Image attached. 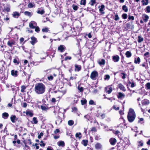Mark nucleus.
I'll use <instances>...</instances> for the list:
<instances>
[{
  "label": "nucleus",
  "instance_id": "1",
  "mask_svg": "<svg viewBox=\"0 0 150 150\" xmlns=\"http://www.w3.org/2000/svg\"><path fill=\"white\" fill-rule=\"evenodd\" d=\"M45 90L46 86L43 83H38L35 84L34 91L37 94H42L45 92Z\"/></svg>",
  "mask_w": 150,
  "mask_h": 150
},
{
  "label": "nucleus",
  "instance_id": "2",
  "mask_svg": "<svg viewBox=\"0 0 150 150\" xmlns=\"http://www.w3.org/2000/svg\"><path fill=\"white\" fill-rule=\"evenodd\" d=\"M136 114L134 110L129 109L127 115V118L128 121L130 123L134 121L136 117Z\"/></svg>",
  "mask_w": 150,
  "mask_h": 150
},
{
  "label": "nucleus",
  "instance_id": "3",
  "mask_svg": "<svg viewBox=\"0 0 150 150\" xmlns=\"http://www.w3.org/2000/svg\"><path fill=\"white\" fill-rule=\"evenodd\" d=\"M64 116V115L63 113H59L57 117V120H56V124H60L63 120Z\"/></svg>",
  "mask_w": 150,
  "mask_h": 150
},
{
  "label": "nucleus",
  "instance_id": "4",
  "mask_svg": "<svg viewBox=\"0 0 150 150\" xmlns=\"http://www.w3.org/2000/svg\"><path fill=\"white\" fill-rule=\"evenodd\" d=\"M98 75V72L96 71H94L92 72L91 75V78L93 80H96Z\"/></svg>",
  "mask_w": 150,
  "mask_h": 150
},
{
  "label": "nucleus",
  "instance_id": "5",
  "mask_svg": "<svg viewBox=\"0 0 150 150\" xmlns=\"http://www.w3.org/2000/svg\"><path fill=\"white\" fill-rule=\"evenodd\" d=\"M112 84L108 86L107 87L104 88L105 92L107 93L108 94L111 93L113 89L112 87Z\"/></svg>",
  "mask_w": 150,
  "mask_h": 150
},
{
  "label": "nucleus",
  "instance_id": "6",
  "mask_svg": "<svg viewBox=\"0 0 150 150\" xmlns=\"http://www.w3.org/2000/svg\"><path fill=\"white\" fill-rule=\"evenodd\" d=\"M109 142L111 145L114 146L116 143L117 140L115 138L112 137L109 139Z\"/></svg>",
  "mask_w": 150,
  "mask_h": 150
},
{
  "label": "nucleus",
  "instance_id": "7",
  "mask_svg": "<svg viewBox=\"0 0 150 150\" xmlns=\"http://www.w3.org/2000/svg\"><path fill=\"white\" fill-rule=\"evenodd\" d=\"M36 25V23L33 21H31L29 23V26L31 29H34Z\"/></svg>",
  "mask_w": 150,
  "mask_h": 150
},
{
  "label": "nucleus",
  "instance_id": "8",
  "mask_svg": "<svg viewBox=\"0 0 150 150\" xmlns=\"http://www.w3.org/2000/svg\"><path fill=\"white\" fill-rule=\"evenodd\" d=\"M142 106L147 105L150 103L149 101L147 99H145L142 101Z\"/></svg>",
  "mask_w": 150,
  "mask_h": 150
},
{
  "label": "nucleus",
  "instance_id": "9",
  "mask_svg": "<svg viewBox=\"0 0 150 150\" xmlns=\"http://www.w3.org/2000/svg\"><path fill=\"white\" fill-rule=\"evenodd\" d=\"M142 17L144 21L145 22H147L149 18V16L145 14H143Z\"/></svg>",
  "mask_w": 150,
  "mask_h": 150
},
{
  "label": "nucleus",
  "instance_id": "10",
  "mask_svg": "<svg viewBox=\"0 0 150 150\" xmlns=\"http://www.w3.org/2000/svg\"><path fill=\"white\" fill-rule=\"evenodd\" d=\"M7 45L10 47H12L13 45H15V42L13 40H9L7 42Z\"/></svg>",
  "mask_w": 150,
  "mask_h": 150
},
{
  "label": "nucleus",
  "instance_id": "11",
  "mask_svg": "<svg viewBox=\"0 0 150 150\" xmlns=\"http://www.w3.org/2000/svg\"><path fill=\"white\" fill-rule=\"evenodd\" d=\"M117 150H123L125 148L124 146L120 143H118L117 145Z\"/></svg>",
  "mask_w": 150,
  "mask_h": 150
},
{
  "label": "nucleus",
  "instance_id": "12",
  "mask_svg": "<svg viewBox=\"0 0 150 150\" xmlns=\"http://www.w3.org/2000/svg\"><path fill=\"white\" fill-rule=\"evenodd\" d=\"M66 47L64 45H60L58 47V50L59 51L61 52H64L65 50Z\"/></svg>",
  "mask_w": 150,
  "mask_h": 150
},
{
  "label": "nucleus",
  "instance_id": "13",
  "mask_svg": "<svg viewBox=\"0 0 150 150\" xmlns=\"http://www.w3.org/2000/svg\"><path fill=\"white\" fill-rule=\"evenodd\" d=\"M120 59V57L118 55H116L113 56L112 57V61L115 62H118Z\"/></svg>",
  "mask_w": 150,
  "mask_h": 150
},
{
  "label": "nucleus",
  "instance_id": "14",
  "mask_svg": "<svg viewBox=\"0 0 150 150\" xmlns=\"http://www.w3.org/2000/svg\"><path fill=\"white\" fill-rule=\"evenodd\" d=\"M31 41L30 42L32 45H34L37 42L36 38L34 36L31 37Z\"/></svg>",
  "mask_w": 150,
  "mask_h": 150
},
{
  "label": "nucleus",
  "instance_id": "15",
  "mask_svg": "<svg viewBox=\"0 0 150 150\" xmlns=\"http://www.w3.org/2000/svg\"><path fill=\"white\" fill-rule=\"evenodd\" d=\"M95 147L97 150L101 149L102 145L100 143L98 142L95 144Z\"/></svg>",
  "mask_w": 150,
  "mask_h": 150
},
{
  "label": "nucleus",
  "instance_id": "16",
  "mask_svg": "<svg viewBox=\"0 0 150 150\" xmlns=\"http://www.w3.org/2000/svg\"><path fill=\"white\" fill-rule=\"evenodd\" d=\"M13 62L15 65H18L20 63V61L18 57H16L13 60Z\"/></svg>",
  "mask_w": 150,
  "mask_h": 150
},
{
  "label": "nucleus",
  "instance_id": "17",
  "mask_svg": "<svg viewBox=\"0 0 150 150\" xmlns=\"http://www.w3.org/2000/svg\"><path fill=\"white\" fill-rule=\"evenodd\" d=\"M81 65L75 64L74 70L76 71H79L81 69Z\"/></svg>",
  "mask_w": 150,
  "mask_h": 150
},
{
  "label": "nucleus",
  "instance_id": "18",
  "mask_svg": "<svg viewBox=\"0 0 150 150\" xmlns=\"http://www.w3.org/2000/svg\"><path fill=\"white\" fill-rule=\"evenodd\" d=\"M13 16L15 18H18L20 16L19 13L17 11L13 12L12 14Z\"/></svg>",
  "mask_w": 150,
  "mask_h": 150
},
{
  "label": "nucleus",
  "instance_id": "19",
  "mask_svg": "<svg viewBox=\"0 0 150 150\" xmlns=\"http://www.w3.org/2000/svg\"><path fill=\"white\" fill-rule=\"evenodd\" d=\"M117 86L119 88L124 92H125L126 91V89L125 87L122 83H119L118 84Z\"/></svg>",
  "mask_w": 150,
  "mask_h": 150
},
{
  "label": "nucleus",
  "instance_id": "20",
  "mask_svg": "<svg viewBox=\"0 0 150 150\" xmlns=\"http://www.w3.org/2000/svg\"><path fill=\"white\" fill-rule=\"evenodd\" d=\"M113 133H114L115 135H117L118 137L121 139V134L120 132L117 130L116 131L114 130L113 131Z\"/></svg>",
  "mask_w": 150,
  "mask_h": 150
},
{
  "label": "nucleus",
  "instance_id": "21",
  "mask_svg": "<svg viewBox=\"0 0 150 150\" xmlns=\"http://www.w3.org/2000/svg\"><path fill=\"white\" fill-rule=\"evenodd\" d=\"M18 71L17 70H12L11 71V74L12 76L17 77L18 76Z\"/></svg>",
  "mask_w": 150,
  "mask_h": 150
},
{
  "label": "nucleus",
  "instance_id": "22",
  "mask_svg": "<svg viewBox=\"0 0 150 150\" xmlns=\"http://www.w3.org/2000/svg\"><path fill=\"white\" fill-rule=\"evenodd\" d=\"M117 98L118 99L124 98L125 97V95L121 92H119L118 94L117 95Z\"/></svg>",
  "mask_w": 150,
  "mask_h": 150
},
{
  "label": "nucleus",
  "instance_id": "23",
  "mask_svg": "<svg viewBox=\"0 0 150 150\" xmlns=\"http://www.w3.org/2000/svg\"><path fill=\"white\" fill-rule=\"evenodd\" d=\"M44 105H45V106L42 105L40 106L41 108L43 110L46 111L49 110L50 108L51 107H48V106H46L45 104Z\"/></svg>",
  "mask_w": 150,
  "mask_h": 150
},
{
  "label": "nucleus",
  "instance_id": "24",
  "mask_svg": "<svg viewBox=\"0 0 150 150\" xmlns=\"http://www.w3.org/2000/svg\"><path fill=\"white\" fill-rule=\"evenodd\" d=\"M98 63L99 65H104L105 64V61L104 59H101L98 60Z\"/></svg>",
  "mask_w": 150,
  "mask_h": 150
},
{
  "label": "nucleus",
  "instance_id": "25",
  "mask_svg": "<svg viewBox=\"0 0 150 150\" xmlns=\"http://www.w3.org/2000/svg\"><path fill=\"white\" fill-rule=\"evenodd\" d=\"M105 6L104 5L102 4L100 6V8L99 9V10L102 14H104L105 12L103 11L105 10Z\"/></svg>",
  "mask_w": 150,
  "mask_h": 150
},
{
  "label": "nucleus",
  "instance_id": "26",
  "mask_svg": "<svg viewBox=\"0 0 150 150\" xmlns=\"http://www.w3.org/2000/svg\"><path fill=\"white\" fill-rule=\"evenodd\" d=\"M132 25L130 23H128L126 24V28L127 30L132 29Z\"/></svg>",
  "mask_w": 150,
  "mask_h": 150
},
{
  "label": "nucleus",
  "instance_id": "27",
  "mask_svg": "<svg viewBox=\"0 0 150 150\" xmlns=\"http://www.w3.org/2000/svg\"><path fill=\"white\" fill-rule=\"evenodd\" d=\"M2 117L4 119H7L9 116V115L8 113L6 112H4L2 114Z\"/></svg>",
  "mask_w": 150,
  "mask_h": 150
},
{
  "label": "nucleus",
  "instance_id": "28",
  "mask_svg": "<svg viewBox=\"0 0 150 150\" xmlns=\"http://www.w3.org/2000/svg\"><path fill=\"white\" fill-rule=\"evenodd\" d=\"M57 144L59 146L64 147L65 146L64 142L62 141H60L57 142Z\"/></svg>",
  "mask_w": 150,
  "mask_h": 150
},
{
  "label": "nucleus",
  "instance_id": "29",
  "mask_svg": "<svg viewBox=\"0 0 150 150\" xmlns=\"http://www.w3.org/2000/svg\"><path fill=\"white\" fill-rule=\"evenodd\" d=\"M42 31L43 33H50V30H49V28L46 27H45V28H42Z\"/></svg>",
  "mask_w": 150,
  "mask_h": 150
},
{
  "label": "nucleus",
  "instance_id": "30",
  "mask_svg": "<svg viewBox=\"0 0 150 150\" xmlns=\"http://www.w3.org/2000/svg\"><path fill=\"white\" fill-rule=\"evenodd\" d=\"M88 142V140L83 139L82 140L81 143L84 146H86L87 145Z\"/></svg>",
  "mask_w": 150,
  "mask_h": 150
},
{
  "label": "nucleus",
  "instance_id": "31",
  "mask_svg": "<svg viewBox=\"0 0 150 150\" xmlns=\"http://www.w3.org/2000/svg\"><path fill=\"white\" fill-rule=\"evenodd\" d=\"M140 59L139 57H137V58H135L134 60V63L135 64H139L140 62Z\"/></svg>",
  "mask_w": 150,
  "mask_h": 150
},
{
  "label": "nucleus",
  "instance_id": "32",
  "mask_svg": "<svg viewBox=\"0 0 150 150\" xmlns=\"http://www.w3.org/2000/svg\"><path fill=\"white\" fill-rule=\"evenodd\" d=\"M25 113L27 115L29 116L30 117H33V113L30 111H26Z\"/></svg>",
  "mask_w": 150,
  "mask_h": 150
},
{
  "label": "nucleus",
  "instance_id": "33",
  "mask_svg": "<svg viewBox=\"0 0 150 150\" xmlns=\"http://www.w3.org/2000/svg\"><path fill=\"white\" fill-rule=\"evenodd\" d=\"M16 117L15 115H12L10 117V119L12 122L15 123V120Z\"/></svg>",
  "mask_w": 150,
  "mask_h": 150
},
{
  "label": "nucleus",
  "instance_id": "34",
  "mask_svg": "<svg viewBox=\"0 0 150 150\" xmlns=\"http://www.w3.org/2000/svg\"><path fill=\"white\" fill-rule=\"evenodd\" d=\"M96 3V0H91L88 3L91 6H93Z\"/></svg>",
  "mask_w": 150,
  "mask_h": 150
},
{
  "label": "nucleus",
  "instance_id": "35",
  "mask_svg": "<svg viewBox=\"0 0 150 150\" xmlns=\"http://www.w3.org/2000/svg\"><path fill=\"white\" fill-rule=\"evenodd\" d=\"M38 122L37 118L36 117H33V121H31V122L33 124H37Z\"/></svg>",
  "mask_w": 150,
  "mask_h": 150
},
{
  "label": "nucleus",
  "instance_id": "36",
  "mask_svg": "<svg viewBox=\"0 0 150 150\" xmlns=\"http://www.w3.org/2000/svg\"><path fill=\"white\" fill-rule=\"evenodd\" d=\"M3 11L4 12L6 11L9 12L10 11V8L9 6L7 7H4Z\"/></svg>",
  "mask_w": 150,
  "mask_h": 150
},
{
  "label": "nucleus",
  "instance_id": "37",
  "mask_svg": "<svg viewBox=\"0 0 150 150\" xmlns=\"http://www.w3.org/2000/svg\"><path fill=\"white\" fill-rule=\"evenodd\" d=\"M125 55L127 58H129L132 56V53L129 51H127L125 53Z\"/></svg>",
  "mask_w": 150,
  "mask_h": 150
},
{
  "label": "nucleus",
  "instance_id": "38",
  "mask_svg": "<svg viewBox=\"0 0 150 150\" xmlns=\"http://www.w3.org/2000/svg\"><path fill=\"white\" fill-rule=\"evenodd\" d=\"M39 9V8H38V9L37 12L38 14L42 15L45 13V11L44 9H42L40 10Z\"/></svg>",
  "mask_w": 150,
  "mask_h": 150
},
{
  "label": "nucleus",
  "instance_id": "39",
  "mask_svg": "<svg viewBox=\"0 0 150 150\" xmlns=\"http://www.w3.org/2000/svg\"><path fill=\"white\" fill-rule=\"evenodd\" d=\"M24 14L25 15L28 16L30 17H31L32 15V13L29 11H25L24 12Z\"/></svg>",
  "mask_w": 150,
  "mask_h": 150
},
{
  "label": "nucleus",
  "instance_id": "40",
  "mask_svg": "<svg viewBox=\"0 0 150 150\" xmlns=\"http://www.w3.org/2000/svg\"><path fill=\"white\" fill-rule=\"evenodd\" d=\"M137 41L139 43H141L143 41L144 39L141 35H139Z\"/></svg>",
  "mask_w": 150,
  "mask_h": 150
},
{
  "label": "nucleus",
  "instance_id": "41",
  "mask_svg": "<svg viewBox=\"0 0 150 150\" xmlns=\"http://www.w3.org/2000/svg\"><path fill=\"white\" fill-rule=\"evenodd\" d=\"M149 0H142L141 2L142 3V5H147L148 4Z\"/></svg>",
  "mask_w": 150,
  "mask_h": 150
},
{
  "label": "nucleus",
  "instance_id": "42",
  "mask_svg": "<svg viewBox=\"0 0 150 150\" xmlns=\"http://www.w3.org/2000/svg\"><path fill=\"white\" fill-rule=\"evenodd\" d=\"M38 144L37 143H33L32 144V146L33 147H34L33 148L34 149L35 148V149H38L39 148V146L38 145Z\"/></svg>",
  "mask_w": 150,
  "mask_h": 150
},
{
  "label": "nucleus",
  "instance_id": "43",
  "mask_svg": "<svg viewBox=\"0 0 150 150\" xmlns=\"http://www.w3.org/2000/svg\"><path fill=\"white\" fill-rule=\"evenodd\" d=\"M72 7L73 9L75 11L77 10L79 8V7L77 6L74 4H72Z\"/></svg>",
  "mask_w": 150,
  "mask_h": 150
},
{
  "label": "nucleus",
  "instance_id": "44",
  "mask_svg": "<svg viewBox=\"0 0 150 150\" xmlns=\"http://www.w3.org/2000/svg\"><path fill=\"white\" fill-rule=\"evenodd\" d=\"M21 92L22 93H24L25 92V90L26 89V86L24 85H22L21 86Z\"/></svg>",
  "mask_w": 150,
  "mask_h": 150
},
{
  "label": "nucleus",
  "instance_id": "45",
  "mask_svg": "<svg viewBox=\"0 0 150 150\" xmlns=\"http://www.w3.org/2000/svg\"><path fill=\"white\" fill-rule=\"evenodd\" d=\"M74 121L72 120H70L68 121V124L69 126H72L74 125Z\"/></svg>",
  "mask_w": 150,
  "mask_h": 150
},
{
  "label": "nucleus",
  "instance_id": "46",
  "mask_svg": "<svg viewBox=\"0 0 150 150\" xmlns=\"http://www.w3.org/2000/svg\"><path fill=\"white\" fill-rule=\"evenodd\" d=\"M28 8H32L33 7H35V5L34 3L32 4L31 3H29L28 5Z\"/></svg>",
  "mask_w": 150,
  "mask_h": 150
},
{
  "label": "nucleus",
  "instance_id": "47",
  "mask_svg": "<svg viewBox=\"0 0 150 150\" xmlns=\"http://www.w3.org/2000/svg\"><path fill=\"white\" fill-rule=\"evenodd\" d=\"M81 105H83L86 104L87 101L85 99L83 100H81Z\"/></svg>",
  "mask_w": 150,
  "mask_h": 150
},
{
  "label": "nucleus",
  "instance_id": "48",
  "mask_svg": "<svg viewBox=\"0 0 150 150\" xmlns=\"http://www.w3.org/2000/svg\"><path fill=\"white\" fill-rule=\"evenodd\" d=\"M86 4V0H81L80 4L81 5L85 6Z\"/></svg>",
  "mask_w": 150,
  "mask_h": 150
},
{
  "label": "nucleus",
  "instance_id": "49",
  "mask_svg": "<svg viewBox=\"0 0 150 150\" xmlns=\"http://www.w3.org/2000/svg\"><path fill=\"white\" fill-rule=\"evenodd\" d=\"M122 9L125 12H127L128 11V8L127 6L125 5H123L122 6Z\"/></svg>",
  "mask_w": 150,
  "mask_h": 150
},
{
  "label": "nucleus",
  "instance_id": "50",
  "mask_svg": "<svg viewBox=\"0 0 150 150\" xmlns=\"http://www.w3.org/2000/svg\"><path fill=\"white\" fill-rule=\"evenodd\" d=\"M120 19L117 13L115 15V17L113 18V19L115 21H118Z\"/></svg>",
  "mask_w": 150,
  "mask_h": 150
},
{
  "label": "nucleus",
  "instance_id": "51",
  "mask_svg": "<svg viewBox=\"0 0 150 150\" xmlns=\"http://www.w3.org/2000/svg\"><path fill=\"white\" fill-rule=\"evenodd\" d=\"M144 119L143 118H139V120L138 121V123H140L141 124H143L144 123Z\"/></svg>",
  "mask_w": 150,
  "mask_h": 150
},
{
  "label": "nucleus",
  "instance_id": "52",
  "mask_svg": "<svg viewBox=\"0 0 150 150\" xmlns=\"http://www.w3.org/2000/svg\"><path fill=\"white\" fill-rule=\"evenodd\" d=\"M110 76L108 74H106L104 76V79L105 80H108L110 79Z\"/></svg>",
  "mask_w": 150,
  "mask_h": 150
},
{
  "label": "nucleus",
  "instance_id": "53",
  "mask_svg": "<svg viewBox=\"0 0 150 150\" xmlns=\"http://www.w3.org/2000/svg\"><path fill=\"white\" fill-rule=\"evenodd\" d=\"M78 89L80 92H83V89L82 87L80 86H79L78 87Z\"/></svg>",
  "mask_w": 150,
  "mask_h": 150
},
{
  "label": "nucleus",
  "instance_id": "54",
  "mask_svg": "<svg viewBox=\"0 0 150 150\" xmlns=\"http://www.w3.org/2000/svg\"><path fill=\"white\" fill-rule=\"evenodd\" d=\"M122 18L124 19H126L127 17V15L126 13H123L122 15Z\"/></svg>",
  "mask_w": 150,
  "mask_h": 150
},
{
  "label": "nucleus",
  "instance_id": "55",
  "mask_svg": "<svg viewBox=\"0 0 150 150\" xmlns=\"http://www.w3.org/2000/svg\"><path fill=\"white\" fill-rule=\"evenodd\" d=\"M145 87L148 89H150V83H147L145 85Z\"/></svg>",
  "mask_w": 150,
  "mask_h": 150
},
{
  "label": "nucleus",
  "instance_id": "56",
  "mask_svg": "<svg viewBox=\"0 0 150 150\" xmlns=\"http://www.w3.org/2000/svg\"><path fill=\"white\" fill-rule=\"evenodd\" d=\"M121 76H122V78L123 79H125L126 78V74L125 73L122 72L121 73Z\"/></svg>",
  "mask_w": 150,
  "mask_h": 150
},
{
  "label": "nucleus",
  "instance_id": "57",
  "mask_svg": "<svg viewBox=\"0 0 150 150\" xmlns=\"http://www.w3.org/2000/svg\"><path fill=\"white\" fill-rule=\"evenodd\" d=\"M146 11L147 13H150V6H148L146 7Z\"/></svg>",
  "mask_w": 150,
  "mask_h": 150
},
{
  "label": "nucleus",
  "instance_id": "58",
  "mask_svg": "<svg viewBox=\"0 0 150 150\" xmlns=\"http://www.w3.org/2000/svg\"><path fill=\"white\" fill-rule=\"evenodd\" d=\"M104 98L105 99H107L110 100L111 102H112V100H115V98L113 97H110V98H107V97H104Z\"/></svg>",
  "mask_w": 150,
  "mask_h": 150
},
{
  "label": "nucleus",
  "instance_id": "59",
  "mask_svg": "<svg viewBox=\"0 0 150 150\" xmlns=\"http://www.w3.org/2000/svg\"><path fill=\"white\" fill-rule=\"evenodd\" d=\"M35 31L37 32V33H39L40 31V29L39 27L37 26L35 27Z\"/></svg>",
  "mask_w": 150,
  "mask_h": 150
},
{
  "label": "nucleus",
  "instance_id": "60",
  "mask_svg": "<svg viewBox=\"0 0 150 150\" xmlns=\"http://www.w3.org/2000/svg\"><path fill=\"white\" fill-rule=\"evenodd\" d=\"M89 104L91 105H96V103L92 100H90L89 101Z\"/></svg>",
  "mask_w": 150,
  "mask_h": 150
},
{
  "label": "nucleus",
  "instance_id": "61",
  "mask_svg": "<svg viewBox=\"0 0 150 150\" xmlns=\"http://www.w3.org/2000/svg\"><path fill=\"white\" fill-rule=\"evenodd\" d=\"M71 109L72 110V112L74 111L75 112H77L78 111L77 108L76 107H72Z\"/></svg>",
  "mask_w": 150,
  "mask_h": 150
},
{
  "label": "nucleus",
  "instance_id": "62",
  "mask_svg": "<svg viewBox=\"0 0 150 150\" xmlns=\"http://www.w3.org/2000/svg\"><path fill=\"white\" fill-rule=\"evenodd\" d=\"M128 16V19L129 20H132V21H133L134 20V17L133 16H131L129 15Z\"/></svg>",
  "mask_w": 150,
  "mask_h": 150
},
{
  "label": "nucleus",
  "instance_id": "63",
  "mask_svg": "<svg viewBox=\"0 0 150 150\" xmlns=\"http://www.w3.org/2000/svg\"><path fill=\"white\" fill-rule=\"evenodd\" d=\"M81 133L79 132V133H76V134L75 136L76 137H78L80 139L82 137L81 136H79V135H81Z\"/></svg>",
  "mask_w": 150,
  "mask_h": 150
},
{
  "label": "nucleus",
  "instance_id": "64",
  "mask_svg": "<svg viewBox=\"0 0 150 150\" xmlns=\"http://www.w3.org/2000/svg\"><path fill=\"white\" fill-rule=\"evenodd\" d=\"M47 79L49 81H52L53 79V77L52 75L47 77Z\"/></svg>",
  "mask_w": 150,
  "mask_h": 150
}]
</instances>
